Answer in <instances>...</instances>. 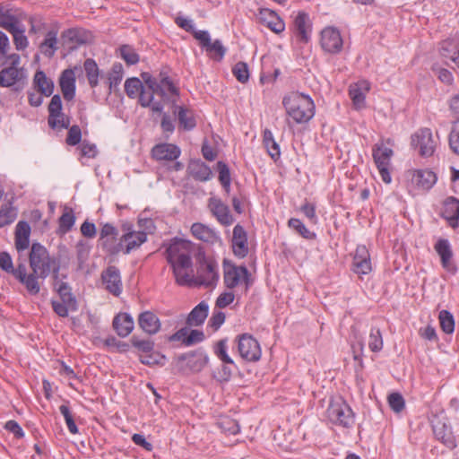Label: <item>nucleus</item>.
I'll return each mask as SVG.
<instances>
[{
    "instance_id": "60",
    "label": "nucleus",
    "mask_w": 459,
    "mask_h": 459,
    "mask_svg": "<svg viewBox=\"0 0 459 459\" xmlns=\"http://www.w3.org/2000/svg\"><path fill=\"white\" fill-rule=\"evenodd\" d=\"M448 143L452 152L459 155V119L455 121L448 136Z\"/></svg>"
},
{
    "instance_id": "28",
    "label": "nucleus",
    "mask_w": 459,
    "mask_h": 459,
    "mask_svg": "<svg viewBox=\"0 0 459 459\" xmlns=\"http://www.w3.org/2000/svg\"><path fill=\"white\" fill-rule=\"evenodd\" d=\"M138 325L142 330L150 334L157 333L161 326L159 317L152 311H143L138 316Z\"/></svg>"
},
{
    "instance_id": "56",
    "label": "nucleus",
    "mask_w": 459,
    "mask_h": 459,
    "mask_svg": "<svg viewBox=\"0 0 459 459\" xmlns=\"http://www.w3.org/2000/svg\"><path fill=\"white\" fill-rule=\"evenodd\" d=\"M59 411L64 416L68 430L71 434H77L79 432L75 424L74 414L67 404L59 406Z\"/></svg>"
},
{
    "instance_id": "6",
    "label": "nucleus",
    "mask_w": 459,
    "mask_h": 459,
    "mask_svg": "<svg viewBox=\"0 0 459 459\" xmlns=\"http://www.w3.org/2000/svg\"><path fill=\"white\" fill-rule=\"evenodd\" d=\"M218 264L204 254H199L195 283L204 287H215L219 281Z\"/></svg>"
},
{
    "instance_id": "44",
    "label": "nucleus",
    "mask_w": 459,
    "mask_h": 459,
    "mask_svg": "<svg viewBox=\"0 0 459 459\" xmlns=\"http://www.w3.org/2000/svg\"><path fill=\"white\" fill-rule=\"evenodd\" d=\"M83 68L90 86L95 88L99 84L100 76V69L96 61L92 58H87L83 63Z\"/></svg>"
},
{
    "instance_id": "5",
    "label": "nucleus",
    "mask_w": 459,
    "mask_h": 459,
    "mask_svg": "<svg viewBox=\"0 0 459 459\" xmlns=\"http://www.w3.org/2000/svg\"><path fill=\"white\" fill-rule=\"evenodd\" d=\"M326 414L329 420L335 425L351 428L354 424V413L342 397L330 401Z\"/></svg>"
},
{
    "instance_id": "31",
    "label": "nucleus",
    "mask_w": 459,
    "mask_h": 459,
    "mask_svg": "<svg viewBox=\"0 0 459 459\" xmlns=\"http://www.w3.org/2000/svg\"><path fill=\"white\" fill-rule=\"evenodd\" d=\"M133 317L127 313H118L113 318L112 326L118 336L126 337L134 329Z\"/></svg>"
},
{
    "instance_id": "27",
    "label": "nucleus",
    "mask_w": 459,
    "mask_h": 459,
    "mask_svg": "<svg viewBox=\"0 0 459 459\" xmlns=\"http://www.w3.org/2000/svg\"><path fill=\"white\" fill-rule=\"evenodd\" d=\"M442 217L446 219L452 228H456L459 224V199L449 196L446 199L443 205Z\"/></svg>"
},
{
    "instance_id": "52",
    "label": "nucleus",
    "mask_w": 459,
    "mask_h": 459,
    "mask_svg": "<svg viewBox=\"0 0 459 459\" xmlns=\"http://www.w3.org/2000/svg\"><path fill=\"white\" fill-rule=\"evenodd\" d=\"M439 324L442 331L447 334H451L455 331L454 316L448 310H441L438 316Z\"/></svg>"
},
{
    "instance_id": "4",
    "label": "nucleus",
    "mask_w": 459,
    "mask_h": 459,
    "mask_svg": "<svg viewBox=\"0 0 459 459\" xmlns=\"http://www.w3.org/2000/svg\"><path fill=\"white\" fill-rule=\"evenodd\" d=\"M207 354L201 349L178 355L175 360V368L180 374L200 372L208 363Z\"/></svg>"
},
{
    "instance_id": "46",
    "label": "nucleus",
    "mask_w": 459,
    "mask_h": 459,
    "mask_svg": "<svg viewBox=\"0 0 459 459\" xmlns=\"http://www.w3.org/2000/svg\"><path fill=\"white\" fill-rule=\"evenodd\" d=\"M139 360L142 364L152 367V366H163L166 361V356L152 349L151 352H146L140 355Z\"/></svg>"
},
{
    "instance_id": "7",
    "label": "nucleus",
    "mask_w": 459,
    "mask_h": 459,
    "mask_svg": "<svg viewBox=\"0 0 459 459\" xmlns=\"http://www.w3.org/2000/svg\"><path fill=\"white\" fill-rule=\"evenodd\" d=\"M238 351L240 357L247 362H256L261 359L260 344L249 333H242L237 337Z\"/></svg>"
},
{
    "instance_id": "50",
    "label": "nucleus",
    "mask_w": 459,
    "mask_h": 459,
    "mask_svg": "<svg viewBox=\"0 0 459 459\" xmlns=\"http://www.w3.org/2000/svg\"><path fill=\"white\" fill-rule=\"evenodd\" d=\"M288 226L296 230L300 236L308 240L316 239V234L307 229L305 224L297 218H290L288 221Z\"/></svg>"
},
{
    "instance_id": "53",
    "label": "nucleus",
    "mask_w": 459,
    "mask_h": 459,
    "mask_svg": "<svg viewBox=\"0 0 459 459\" xmlns=\"http://www.w3.org/2000/svg\"><path fill=\"white\" fill-rule=\"evenodd\" d=\"M227 339H221L218 341L214 346V354L223 362V364L235 366L233 359L227 352Z\"/></svg>"
},
{
    "instance_id": "58",
    "label": "nucleus",
    "mask_w": 459,
    "mask_h": 459,
    "mask_svg": "<svg viewBox=\"0 0 459 459\" xmlns=\"http://www.w3.org/2000/svg\"><path fill=\"white\" fill-rule=\"evenodd\" d=\"M11 34L13 37V43L17 50H24L28 47L29 42L25 35V28L23 25L11 32Z\"/></svg>"
},
{
    "instance_id": "16",
    "label": "nucleus",
    "mask_w": 459,
    "mask_h": 459,
    "mask_svg": "<svg viewBox=\"0 0 459 459\" xmlns=\"http://www.w3.org/2000/svg\"><path fill=\"white\" fill-rule=\"evenodd\" d=\"M233 254L238 258H244L248 254L247 234L243 226L237 224L233 229L231 240Z\"/></svg>"
},
{
    "instance_id": "3",
    "label": "nucleus",
    "mask_w": 459,
    "mask_h": 459,
    "mask_svg": "<svg viewBox=\"0 0 459 459\" xmlns=\"http://www.w3.org/2000/svg\"><path fill=\"white\" fill-rule=\"evenodd\" d=\"M287 115L297 124H306L315 116V103L312 98L304 93L292 91L282 99Z\"/></svg>"
},
{
    "instance_id": "45",
    "label": "nucleus",
    "mask_w": 459,
    "mask_h": 459,
    "mask_svg": "<svg viewBox=\"0 0 459 459\" xmlns=\"http://www.w3.org/2000/svg\"><path fill=\"white\" fill-rule=\"evenodd\" d=\"M129 342L138 357L146 352H151L155 346L153 341L150 339H141L137 335H133Z\"/></svg>"
},
{
    "instance_id": "59",
    "label": "nucleus",
    "mask_w": 459,
    "mask_h": 459,
    "mask_svg": "<svg viewBox=\"0 0 459 459\" xmlns=\"http://www.w3.org/2000/svg\"><path fill=\"white\" fill-rule=\"evenodd\" d=\"M21 26L22 25L20 23L18 18L13 13V11L7 15L0 18V27L4 28L10 33Z\"/></svg>"
},
{
    "instance_id": "13",
    "label": "nucleus",
    "mask_w": 459,
    "mask_h": 459,
    "mask_svg": "<svg viewBox=\"0 0 459 459\" xmlns=\"http://www.w3.org/2000/svg\"><path fill=\"white\" fill-rule=\"evenodd\" d=\"M352 271L359 275L368 274L372 271L370 255L364 245L358 246L355 250Z\"/></svg>"
},
{
    "instance_id": "21",
    "label": "nucleus",
    "mask_w": 459,
    "mask_h": 459,
    "mask_svg": "<svg viewBox=\"0 0 459 459\" xmlns=\"http://www.w3.org/2000/svg\"><path fill=\"white\" fill-rule=\"evenodd\" d=\"M180 153L179 147L172 143H159L152 149V156L157 160H175Z\"/></svg>"
},
{
    "instance_id": "36",
    "label": "nucleus",
    "mask_w": 459,
    "mask_h": 459,
    "mask_svg": "<svg viewBox=\"0 0 459 459\" xmlns=\"http://www.w3.org/2000/svg\"><path fill=\"white\" fill-rule=\"evenodd\" d=\"M191 233L195 238L211 244L219 238L214 230L200 222H195L191 226Z\"/></svg>"
},
{
    "instance_id": "32",
    "label": "nucleus",
    "mask_w": 459,
    "mask_h": 459,
    "mask_svg": "<svg viewBox=\"0 0 459 459\" xmlns=\"http://www.w3.org/2000/svg\"><path fill=\"white\" fill-rule=\"evenodd\" d=\"M369 91V83L361 81L350 86L349 95L356 109L365 108L366 92Z\"/></svg>"
},
{
    "instance_id": "35",
    "label": "nucleus",
    "mask_w": 459,
    "mask_h": 459,
    "mask_svg": "<svg viewBox=\"0 0 459 459\" xmlns=\"http://www.w3.org/2000/svg\"><path fill=\"white\" fill-rule=\"evenodd\" d=\"M209 311V306L205 301H201L188 314L186 325L189 326H200L205 321Z\"/></svg>"
},
{
    "instance_id": "64",
    "label": "nucleus",
    "mask_w": 459,
    "mask_h": 459,
    "mask_svg": "<svg viewBox=\"0 0 459 459\" xmlns=\"http://www.w3.org/2000/svg\"><path fill=\"white\" fill-rule=\"evenodd\" d=\"M82 142V130L78 125L70 126L65 143L70 146H75Z\"/></svg>"
},
{
    "instance_id": "33",
    "label": "nucleus",
    "mask_w": 459,
    "mask_h": 459,
    "mask_svg": "<svg viewBox=\"0 0 459 459\" xmlns=\"http://www.w3.org/2000/svg\"><path fill=\"white\" fill-rule=\"evenodd\" d=\"M394 151L384 146L383 142L376 143L372 148V156L377 168L389 167Z\"/></svg>"
},
{
    "instance_id": "15",
    "label": "nucleus",
    "mask_w": 459,
    "mask_h": 459,
    "mask_svg": "<svg viewBox=\"0 0 459 459\" xmlns=\"http://www.w3.org/2000/svg\"><path fill=\"white\" fill-rule=\"evenodd\" d=\"M101 280L106 285L107 290L114 296H119L122 292V281L117 267L109 265L101 273Z\"/></svg>"
},
{
    "instance_id": "25",
    "label": "nucleus",
    "mask_w": 459,
    "mask_h": 459,
    "mask_svg": "<svg viewBox=\"0 0 459 459\" xmlns=\"http://www.w3.org/2000/svg\"><path fill=\"white\" fill-rule=\"evenodd\" d=\"M174 113L177 116L179 129L192 131L196 126V119L194 111L184 106L174 105Z\"/></svg>"
},
{
    "instance_id": "17",
    "label": "nucleus",
    "mask_w": 459,
    "mask_h": 459,
    "mask_svg": "<svg viewBox=\"0 0 459 459\" xmlns=\"http://www.w3.org/2000/svg\"><path fill=\"white\" fill-rule=\"evenodd\" d=\"M63 46L69 51L75 50L78 47L87 43L86 32L81 29L71 28L65 30L61 34Z\"/></svg>"
},
{
    "instance_id": "39",
    "label": "nucleus",
    "mask_w": 459,
    "mask_h": 459,
    "mask_svg": "<svg viewBox=\"0 0 459 459\" xmlns=\"http://www.w3.org/2000/svg\"><path fill=\"white\" fill-rule=\"evenodd\" d=\"M308 20V14L305 12H299L294 20V27L297 36L303 43H307L309 40V35L307 31Z\"/></svg>"
},
{
    "instance_id": "34",
    "label": "nucleus",
    "mask_w": 459,
    "mask_h": 459,
    "mask_svg": "<svg viewBox=\"0 0 459 459\" xmlns=\"http://www.w3.org/2000/svg\"><path fill=\"white\" fill-rule=\"evenodd\" d=\"M33 87L45 97H49L54 91V82L48 78L42 70H38L33 77Z\"/></svg>"
},
{
    "instance_id": "8",
    "label": "nucleus",
    "mask_w": 459,
    "mask_h": 459,
    "mask_svg": "<svg viewBox=\"0 0 459 459\" xmlns=\"http://www.w3.org/2000/svg\"><path fill=\"white\" fill-rule=\"evenodd\" d=\"M411 146L418 150L421 157H430L434 154L437 141L434 139L429 128L424 127L419 129L411 135Z\"/></svg>"
},
{
    "instance_id": "1",
    "label": "nucleus",
    "mask_w": 459,
    "mask_h": 459,
    "mask_svg": "<svg viewBox=\"0 0 459 459\" xmlns=\"http://www.w3.org/2000/svg\"><path fill=\"white\" fill-rule=\"evenodd\" d=\"M163 247H166L164 255L172 268L176 282L180 286L190 284L192 280L187 270L193 266V243L190 240L174 238L168 244H163Z\"/></svg>"
},
{
    "instance_id": "14",
    "label": "nucleus",
    "mask_w": 459,
    "mask_h": 459,
    "mask_svg": "<svg viewBox=\"0 0 459 459\" xmlns=\"http://www.w3.org/2000/svg\"><path fill=\"white\" fill-rule=\"evenodd\" d=\"M432 429L435 437L450 450L456 447L455 437L450 425L441 420H434Z\"/></svg>"
},
{
    "instance_id": "18",
    "label": "nucleus",
    "mask_w": 459,
    "mask_h": 459,
    "mask_svg": "<svg viewBox=\"0 0 459 459\" xmlns=\"http://www.w3.org/2000/svg\"><path fill=\"white\" fill-rule=\"evenodd\" d=\"M123 230L127 232L121 237L122 244L126 242V247H123L124 254H129L133 249L139 247L143 243L147 240V235L144 231L134 232L132 230V225H123Z\"/></svg>"
},
{
    "instance_id": "57",
    "label": "nucleus",
    "mask_w": 459,
    "mask_h": 459,
    "mask_svg": "<svg viewBox=\"0 0 459 459\" xmlns=\"http://www.w3.org/2000/svg\"><path fill=\"white\" fill-rule=\"evenodd\" d=\"M120 56L128 65H135L139 62V55L129 45H123L119 48Z\"/></svg>"
},
{
    "instance_id": "12",
    "label": "nucleus",
    "mask_w": 459,
    "mask_h": 459,
    "mask_svg": "<svg viewBox=\"0 0 459 459\" xmlns=\"http://www.w3.org/2000/svg\"><path fill=\"white\" fill-rule=\"evenodd\" d=\"M320 43L322 48L331 54L339 53L343 45L339 30L333 27H327L322 30Z\"/></svg>"
},
{
    "instance_id": "24",
    "label": "nucleus",
    "mask_w": 459,
    "mask_h": 459,
    "mask_svg": "<svg viewBox=\"0 0 459 459\" xmlns=\"http://www.w3.org/2000/svg\"><path fill=\"white\" fill-rule=\"evenodd\" d=\"M75 75L72 69H65L59 77V85L64 96L67 101L72 100L75 96Z\"/></svg>"
},
{
    "instance_id": "20",
    "label": "nucleus",
    "mask_w": 459,
    "mask_h": 459,
    "mask_svg": "<svg viewBox=\"0 0 459 459\" xmlns=\"http://www.w3.org/2000/svg\"><path fill=\"white\" fill-rule=\"evenodd\" d=\"M209 207L213 216L216 217L217 221L221 224L224 226H230L233 223L234 218L230 214L229 206L223 204L220 199L210 198Z\"/></svg>"
},
{
    "instance_id": "11",
    "label": "nucleus",
    "mask_w": 459,
    "mask_h": 459,
    "mask_svg": "<svg viewBox=\"0 0 459 459\" xmlns=\"http://www.w3.org/2000/svg\"><path fill=\"white\" fill-rule=\"evenodd\" d=\"M14 278L25 287L29 294L35 296L39 293V272L31 271L30 273H27L26 265L20 263L15 267Z\"/></svg>"
},
{
    "instance_id": "38",
    "label": "nucleus",
    "mask_w": 459,
    "mask_h": 459,
    "mask_svg": "<svg viewBox=\"0 0 459 459\" xmlns=\"http://www.w3.org/2000/svg\"><path fill=\"white\" fill-rule=\"evenodd\" d=\"M57 31L51 30L48 31L44 40L39 45L40 52L47 57H52L57 49Z\"/></svg>"
},
{
    "instance_id": "2",
    "label": "nucleus",
    "mask_w": 459,
    "mask_h": 459,
    "mask_svg": "<svg viewBox=\"0 0 459 459\" xmlns=\"http://www.w3.org/2000/svg\"><path fill=\"white\" fill-rule=\"evenodd\" d=\"M29 264L31 271L39 272L41 279L52 273L53 281L59 277L60 261L51 256L48 249L39 242H33L29 254Z\"/></svg>"
},
{
    "instance_id": "37",
    "label": "nucleus",
    "mask_w": 459,
    "mask_h": 459,
    "mask_svg": "<svg viewBox=\"0 0 459 459\" xmlns=\"http://www.w3.org/2000/svg\"><path fill=\"white\" fill-rule=\"evenodd\" d=\"M62 100L59 94H56L51 98V100L48 104V126L52 129H56V125L57 122L56 121V117L63 116L62 112Z\"/></svg>"
},
{
    "instance_id": "19",
    "label": "nucleus",
    "mask_w": 459,
    "mask_h": 459,
    "mask_svg": "<svg viewBox=\"0 0 459 459\" xmlns=\"http://www.w3.org/2000/svg\"><path fill=\"white\" fill-rule=\"evenodd\" d=\"M437 180L436 173L430 169H414L412 171L411 183L418 189L429 191L433 187Z\"/></svg>"
},
{
    "instance_id": "48",
    "label": "nucleus",
    "mask_w": 459,
    "mask_h": 459,
    "mask_svg": "<svg viewBox=\"0 0 459 459\" xmlns=\"http://www.w3.org/2000/svg\"><path fill=\"white\" fill-rule=\"evenodd\" d=\"M17 218V209L11 204H3L0 208V229L13 223Z\"/></svg>"
},
{
    "instance_id": "10",
    "label": "nucleus",
    "mask_w": 459,
    "mask_h": 459,
    "mask_svg": "<svg viewBox=\"0 0 459 459\" xmlns=\"http://www.w3.org/2000/svg\"><path fill=\"white\" fill-rule=\"evenodd\" d=\"M223 281L227 289L232 290L240 282L242 276L247 275L246 265H236L232 261L225 258L222 262Z\"/></svg>"
},
{
    "instance_id": "61",
    "label": "nucleus",
    "mask_w": 459,
    "mask_h": 459,
    "mask_svg": "<svg viewBox=\"0 0 459 459\" xmlns=\"http://www.w3.org/2000/svg\"><path fill=\"white\" fill-rule=\"evenodd\" d=\"M431 70L433 72V74L444 83L447 84V85H450L453 83L454 82V76L452 74V73L444 68V67H441L439 65H433L432 67H431Z\"/></svg>"
},
{
    "instance_id": "49",
    "label": "nucleus",
    "mask_w": 459,
    "mask_h": 459,
    "mask_svg": "<svg viewBox=\"0 0 459 459\" xmlns=\"http://www.w3.org/2000/svg\"><path fill=\"white\" fill-rule=\"evenodd\" d=\"M143 89L144 86L137 77L129 78L125 82V91L130 99L139 97Z\"/></svg>"
},
{
    "instance_id": "42",
    "label": "nucleus",
    "mask_w": 459,
    "mask_h": 459,
    "mask_svg": "<svg viewBox=\"0 0 459 459\" xmlns=\"http://www.w3.org/2000/svg\"><path fill=\"white\" fill-rule=\"evenodd\" d=\"M263 143L270 157L276 161L281 156L279 144L275 142L273 133L269 129L264 131Z\"/></svg>"
},
{
    "instance_id": "26",
    "label": "nucleus",
    "mask_w": 459,
    "mask_h": 459,
    "mask_svg": "<svg viewBox=\"0 0 459 459\" xmlns=\"http://www.w3.org/2000/svg\"><path fill=\"white\" fill-rule=\"evenodd\" d=\"M259 20L263 24L266 25V27L277 34L282 32L285 29L284 22L273 10L267 8L261 9Z\"/></svg>"
},
{
    "instance_id": "41",
    "label": "nucleus",
    "mask_w": 459,
    "mask_h": 459,
    "mask_svg": "<svg viewBox=\"0 0 459 459\" xmlns=\"http://www.w3.org/2000/svg\"><path fill=\"white\" fill-rule=\"evenodd\" d=\"M440 55L445 58L454 61V57L459 53V39H446L440 43Z\"/></svg>"
},
{
    "instance_id": "23",
    "label": "nucleus",
    "mask_w": 459,
    "mask_h": 459,
    "mask_svg": "<svg viewBox=\"0 0 459 459\" xmlns=\"http://www.w3.org/2000/svg\"><path fill=\"white\" fill-rule=\"evenodd\" d=\"M53 287L59 295L61 301L71 307V311L78 310L76 297L72 292V288L67 282L62 281L58 277L56 281H53Z\"/></svg>"
},
{
    "instance_id": "54",
    "label": "nucleus",
    "mask_w": 459,
    "mask_h": 459,
    "mask_svg": "<svg viewBox=\"0 0 459 459\" xmlns=\"http://www.w3.org/2000/svg\"><path fill=\"white\" fill-rule=\"evenodd\" d=\"M368 347L371 351L378 352L383 348V339L379 328L372 327L369 333Z\"/></svg>"
},
{
    "instance_id": "63",
    "label": "nucleus",
    "mask_w": 459,
    "mask_h": 459,
    "mask_svg": "<svg viewBox=\"0 0 459 459\" xmlns=\"http://www.w3.org/2000/svg\"><path fill=\"white\" fill-rule=\"evenodd\" d=\"M205 339L204 333L202 330L188 329L186 337L184 340V346H192L194 344L202 342Z\"/></svg>"
},
{
    "instance_id": "47",
    "label": "nucleus",
    "mask_w": 459,
    "mask_h": 459,
    "mask_svg": "<svg viewBox=\"0 0 459 459\" xmlns=\"http://www.w3.org/2000/svg\"><path fill=\"white\" fill-rule=\"evenodd\" d=\"M75 219L73 209L65 206L63 214L58 220L59 231L63 234L70 231L74 225Z\"/></svg>"
},
{
    "instance_id": "51",
    "label": "nucleus",
    "mask_w": 459,
    "mask_h": 459,
    "mask_svg": "<svg viewBox=\"0 0 459 459\" xmlns=\"http://www.w3.org/2000/svg\"><path fill=\"white\" fill-rule=\"evenodd\" d=\"M141 77L143 80L145 85L148 87L149 91L156 92V94L160 96L161 98L167 97V94L163 87L160 83H158L157 79L153 77L150 73L143 72L141 74Z\"/></svg>"
},
{
    "instance_id": "22",
    "label": "nucleus",
    "mask_w": 459,
    "mask_h": 459,
    "mask_svg": "<svg viewBox=\"0 0 459 459\" xmlns=\"http://www.w3.org/2000/svg\"><path fill=\"white\" fill-rule=\"evenodd\" d=\"M434 248L440 257L443 268L449 272H455L456 268L452 263L453 251L449 241L446 238H439L435 244Z\"/></svg>"
},
{
    "instance_id": "30",
    "label": "nucleus",
    "mask_w": 459,
    "mask_h": 459,
    "mask_svg": "<svg viewBox=\"0 0 459 459\" xmlns=\"http://www.w3.org/2000/svg\"><path fill=\"white\" fill-rule=\"evenodd\" d=\"M26 77L23 68L5 67L0 71V86L12 87Z\"/></svg>"
},
{
    "instance_id": "29",
    "label": "nucleus",
    "mask_w": 459,
    "mask_h": 459,
    "mask_svg": "<svg viewBox=\"0 0 459 459\" xmlns=\"http://www.w3.org/2000/svg\"><path fill=\"white\" fill-rule=\"evenodd\" d=\"M187 171L195 180L200 182L208 181L212 177L210 167L199 159L189 162Z\"/></svg>"
},
{
    "instance_id": "62",
    "label": "nucleus",
    "mask_w": 459,
    "mask_h": 459,
    "mask_svg": "<svg viewBox=\"0 0 459 459\" xmlns=\"http://www.w3.org/2000/svg\"><path fill=\"white\" fill-rule=\"evenodd\" d=\"M388 404L394 412H401L405 406L403 396L400 393H392L387 397Z\"/></svg>"
},
{
    "instance_id": "9",
    "label": "nucleus",
    "mask_w": 459,
    "mask_h": 459,
    "mask_svg": "<svg viewBox=\"0 0 459 459\" xmlns=\"http://www.w3.org/2000/svg\"><path fill=\"white\" fill-rule=\"evenodd\" d=\"M195 39L199 41L200 47L204 49L208 56L215 61H221L227 52V48L220 39L212 42L207 30H199L195 33Z\"/></svg>"
},
{
    "instance_id": "55",
    "label": "nucleus",
    "mask_w": 459,
    "mask_h": 459,
    "mask_svg": "<svg viewBox=\"0 0 459 459\" xmlns=\"http://www.w3.org/2000/svg\"><path fill=\"white\" fill-rule=\"evenodd\" d=\"M232 74L236 77V79L241 83H246L249 80V69L246 62H238L232 67Z\"/></svg>"
},
{
    "instance_id": "43",
    "label": "nucleus",
    "mask_w": 459,
    "mask_h": 459,
    "mask_svg": "<svg viewBox=\"0 0 459 459\" xmlns=\"http://www.w3.org/2000/svg\"><path fill=\"white\" fill-rule=\"evenodd\" d=\"M117 237L99 239L102 250L109 256H117L123 250L121 238L117 242Z\"/></svg>"
},
{
    "instance_id": "40",
    "label": "nucleus",
    "mask_w": 459,
    "mask_h": 459,
    "mask_svg": "<svg viewBox=\"0 0 459 459\" xmlns=\"http://www.w3.org/2000/svg\"><path fill=\"white\" fill-rule=\"evenodd\" d=\"M124 74V68L121 63L113 64L108 77V93L115 91L120 84Z\"/></svg>"
}]
</instances>
